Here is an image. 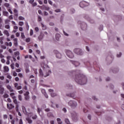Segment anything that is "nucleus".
<instances>
[{"label": "nucleus", "mask_w": 124, "mask_h": 124, "mask_svg": "<svg viewBox=\"0 0 124 124\" xmlns=\"http://www.w3.org/2000/svg\"><path fill=\"white\" fill-rule=\"evenodd\" d=\"M75 81L79 85H85L87 84V78L83 75L78 74L76 76Z\"/></svg>", "instance_id": "nucleus-1"}, {"label": "nucleus", "mask_w": 124, "mask_h": 124, "mask_svg": "<svg viewBox=\"0 0 124 124\" xmlns=\"http://www.w3.org/2000/svg\"><path fill=\"white\" fill-rule=\"evenodd\" d=\"M72 116V119L74 122H77L78 121V115L75 112H73L71 113Z\"/></svg>", "instance_id": "nucleus-2"}, {"label": "nucleus", "mask_w": 124, "mask_h": 124, "mask_svg": "<svg viewBox=\"0 0 124 124\" xmlns=\"http://www.w3.org/2000/svg\"><path fill=\"white\" fill-rule=\"evenodd\" d=\"M68 105H69L71 108H76L77 106V103L75 101H70L68 102Z\"/></svg>", "instance_id": "nucleus-3"}, {"label": "nucleus", "mask_w": 124, "mask_h": 124, "mask_svg": "<svg viewBox=\"0 0 124 124\" xmlns=\"http://www.w3.org/2000/svg\"><path fill=\"white\" fill-rule=\"evenodd\" d=\"M65 52H66V54L67 57H68V58H70V59H73V58H74V55L73 54V53H72V52H71V51L67 50H66Z\"/></svg>", "instance_id": "nucleus-4"}, {"label": "nucleus", "mask_w": 124, "mask_h": 124, "mask_svg": "<svg viewBox=\"0 0 124 124\" xmlns=\"http://www.w3.org/2000/svg\"><path fill=\"white\" fill-rule=\"evenodd\" d=\"M74 52L75 53V54H77V55H79V56H82V55H83V52L80 48H75L74 50Z\"/></svg>", "instance_id": "nucleus-5"}, {"label": "nucleus", "mask_w": 124, "mask_h": 124, "mask_svg": "<svg viewBox=\"0 0 124 124\" xmlns=\"http://www.w3.org/2000/svg\"><path fill=\"white\" fill-rule=\"evenodd\" d=\"M13 102L16 104V111L18 112L19 111V105L18 104V101L16 98L13 99Z\"/></svg>", "instance_id": "nucleus-6"}, {"label": "nucleus", "mask_w": 124, "mask_h": 124, "mask_svg": "<svg viewBox=\"0 0 124 124\" xmlns=\"http://www.w3.org/2000/svg\"><path fill=\"white\" fill-rule=\"evenodd\" d=\"M88 5H89V3H88L85 1H82L79 3V6L82 8L85 7V6H88Z\"/></svg>", "instance_id": "nucleus-7"}, {"label": "nucleus", "mask_w": 124, "mask_h": 124, "mask_svg": "<svg viewBox=\"0 0 124 124\" xmlns=\"http://www.w3.org/2000/svg\"><path fill=\"white\" fill-rule=\"evenodd\" d=\"M14 18H15V20H17L18 19V10L16 9H15L14 10Z\"/></svg>", "instance_id": "nucleus-8"}, {"label": "nucleus", "mask_w": 124, "mask_h": 124, "mask_svg": "<svg viewBox=\"0 0 124 124\" xmlns=\"http://www.w3.org/2000/svg\"><path fill=\"white\" fill-rule=\"evenodd\" d=\"M15 107L14 105L12 104H7V108H8L9 110H12Z\"/></svg>", "instance_id": "nucleus-9"}, {"label": "nucleus", "mask_w": 124, "mask_h": 124, "mask_svg": "<svg viewBox=\"0 0 124 124\" xmlns=\"http://www.w3.org/2000/svg\"><path fill=\"white\" fill-rule=\"evenodd\" d=\"M14 87L16 90H21L22 89V86H18V83L16 82L14 83Z\"/></svg>", "instance_id": "nucleus-10"}, {"label": "nucleus", "mask_w": 124, "mask_h": 124, "mask_svg": "<svg viewBox=\"0 0 124 124\" xmlns=\"http://www.w3.org/2000/svg\"><path fill=\"white\" fill-rule=\"evenodd\" d=\"M55 53H56V58L57 59H62V54L61 53H59L57 51H54Z\"/></svg>", "instance_id": "nucleus-11"}, {"label": "nucleus", "mask_w": 124, "mask_h": 124, "mask_svg": "<svg viewBox=\"0 0 124 124\" xmlns=\"http://www.w3.org/2000/svg\"><path fill=\"white\" fill-rule=\"evenodd\" d=\"M3 93H4V88L2 85H0V94H3Z\"/></svg>", "instance_id": "nucleus-12"}, {"label": "nucleus", "mask_w": 124, "mask_h": 124, "mask_svg": "<svg viewBox=\"0 0 124 124\" xmlns=\"http://www.w3.org/2000/svg\"><path fill=\"white\" fill-rule=\"evenodd\" d=\"M72 63H73V64H74L76 67L79 66V65H80V63L78 62L72 61Z\"/></svg>", "instance_id": "nucleus-13"}, {"label": "nucleus", "mask_w": 124, "mask_h": 124, "mask_svg": "<svg viewBox=\"0 0 124 124\" xmlns=\"http://www.w3.org/2000/svg\"><path fill=\"white\" fill-rule=\"evenodd\" d=\"M6 88L8 90H9L10 93H13V92H14V90H13V89H12V87H11L10 85H7Z\"/></svg>", "instance_id": "nucleus-14"}, {"label": "nucleus", "mask_w": 124, "mask_h": 124, "mask_svg": "<svg viewBox=\"0 0 124 124\" xmlns=\"http://www.w3.org/2000/svg\"><path fill=\"white\" fill-rule=\"evenodd\" d=\"M14 46H15L16 47H17V46H18V39L17 38L14 39Z\"/></svg>", "instance_id": "nucleus-15"}, {"label": "nucleus", "mask_w": 124, "mask_h": 124, "mask_svg": "<svg viewBox=\"0 0 124 124\" xmlns=\"http://www.w3.org/2000/svg\"><path fill=\"white\" fill-rule=\"evenodd\" d=\"M52 72H51L50 70H47L46 73V75H45L44 77H47V76H49L50 74H51Z\"/></svg>", "instance_id": "nucleus-16"}, {"label": "nucleus", "mask_w": 124, "mask_h": 124, "mask_svg": "<svg viewBox=\"0 0 124 124\" xmlns=\"http://www.w3.org/2000/svg\"><path fill=\"white\" fill-rule=\"evenodd\" d=\"M43 37H44V34L43 33H41V34L38 37L39 40H42Z\"/></svg>", "instance_id": "nucleus-17"}, {"label": "nucleus", "mask_w": 124, "mask_h": 124, "mask_svg": "<svg viewBox=\"0 0 124 124\" xmlns=\"http://www.w3.org/2000/svg\"><path fill=\"white\" fill-rule=\"evenodd\" d=\"M22 109L24 114H27V109H26V107H25L24 106H22Z\"/></svg>", "instance_id": "nucleus-18"}, {"label": "nucleus", "mask_w": 124, "mask_h": 124, "mask_svg": "<svg viewBox=\"0 0 124 124\" xmlns=\"http://www.w3.org/2000/svg\"><path fill=\"white\" fill-rule=\"evenodd\" d=\"M3 68L5 72H8L9 71V68L7 66H4Z\"/></svg>", "instance_id": "nucleus-19"}, {"label": "nucleus", "mask_w": 124, "mask_h": 124, "mask_svg": "<svg viewBox=\"0 0 124 124\" xmlns=\"http://www.w3.org/2000/svg\"><path fill=\"white\" fill-rule=\"evenodd\" d=\"M10 58H11V56H7V62H6V64H10V62L9 61V60H10Z\"/></svg>", "instance_id": "nucleus-20"}, {"label": "nucleus", "mask_w": 124, "mask_h": 124, "mask_svg": "<svg viewBox=\"0 0 124 124\" xmlns=\"http://www.w3.org/2000/svg\"><path fill=\"white\" fill-rule=\"evenodd\" d=\"M56 39L58 41L60 40V38L61 37V35L60 34H56L55 35Z\"/></svg>", "instance_id": "nucleus-21"}, {"label": "nucleus", "mask_w": 124, "mask_h": 124, "mask_svg": "<svg viewBox=\"0 0 124 124\" xmlns=\"http://www.w3.org/2000/svg\"><path fill=\"white\" fill-rule=\"evenodd\" d=\"M4 34H5L7 36H9V32L7 30H4L3 31Z\"/></svg>", "instance_id": "nucleus-22"}, {"label": "nucleus", "mask_w": 124, "mask_h": 124, "mask_svg": "<svg viewBox=\"0 0 124 124\" xmlns=\"http://www.w3.org/2000/svg\"><path fill=\"white\" fill-rule=\"evenodd\" d=\"M10 96L12 97V98H13V99H15V98H16V96H15V93H11L10 94Z\"/></svg>", "instance_id": "nucleus-23"}, {"label": "nucleus", "mask_w": 124, "mask_h": 124, "mask_svg": "<svg viewBox=\"0 0 124 124\" xmlns=\"http://www.w3.org/2000/svg\"><path fill=\"white\" fill-rule=\"evenodd\" d=\"M41 24L42 30H46V29H47V27H46V26L44 24H43V23H41Z\"/></svg>", "instance_id": "nucleus-24"}, {"label": "nucleus", "mask_w": 124, "mask_h": 124, "mask_svg": "<svg viewBox=\"0 0 124 124\" xmlns=\"http://www.w3.org/2000/svg\"><path fill=\"white\" fill-rule=\"evenodd\" d=\"M4 6H5V7L7 8V9L8 8H10V7H9V6H10V4H9V3H5L4 4Z\"/></svg>", "instance_id": "nucleus-25"}, {"label": "nucleus", "mask_w": 124, "mask_h": 124, "mask_svg": "<svg viewBox=\"0 0 124 124\" xmlns=\"http://www.w3.org/2000/svg\"><path fill=\"white\" fill-rule=\"evenodd\" d=\"M67 96H70V97H74L75 94L74 93L67 94Z\"/></svg>", "instance_id": "nucleus-26"}, {"label": "nucleus", "mask_w": 124, "mask_h": 124, "mask_svg": "<svg viewBox=\"0 0 124 124\" xmlns=\"http://www.w3.org/2000/svg\"><path fill=\"white\" fill-rule=\"evenodd\" d=\"M43 7L45 10H47V11L50 10V8L49 7H47L46 6H43Z\"/></svg>", "instance_id": "nucleus-27"}, {"label": "nucleus", "mask_w": 124, "mask_h": 124, "mask_svg": "<svg viewBox=\"0 0 124 124\" xmlns=\"http://www.w3.org/2000/svg\"><path fill=\"white\" fill-rule=\"evenodd\" d=\"M42 93H44V94L45 97H46V98H48V95H47L46 93H45V90H42Z\"/></svg>", "instance_id": "nucleus-28"}, {"label": "nucleus", "mask_w": 124, "mask_h": 124, "mask_svg": "<svg viewBox=\"0 0 124 124\" xmlns=\"http://www.w3.org/2000/svg\"><path fill=\"white\" fill-rule=\"evenodd\" d=\"M57 121L58 124H62V120H61L60 118H57Z\"/></svg>", "instance_id": "nucleus-29"}, {"label": "nucleus", "mask_w": 124, "mask_h": 124, "mask_svg": "<svg viewBox=\"0 0 124 124\" xmlns=\"http://www.w3.org/2000/svg\"><path fill=\"white\" fill-rule=\"evenodd\" d=\"M18 20L19 21H24V20H25V17H23L22 16H19L18 17Z\"/></svg>", "instance_id": "nucleus-30"}, {"label": "nucleus", "mask_w": 124, "mask_h": 124, "mask_svg": "<svg viewBox=\"0 0 124 124\" xmlns=\"http://www.w3.org/2000/svg\"><path fill=\"white\" fill-rule=\"evenodd\" d=\"M110 71H112L113 73H117V72L119 71V69H118V68H114L113 70H111Z\"/></svg>", "instance_id": "nucleus-31"}, {"label": "nucleus", "mask_w": 124, "mask_h": 124, "mask_svg": "<svg viewBox=\"0 0 124 124\" xmlns=\"http://www.w3.org/2000/svg\"><path fill=\"white\" fill-rule=\"evenodd\" d=\"M5 45L7 46H10V47H11V46H12V42H9V43L6 42Z\"/></svg>", "instance_id": "nucleus-32"}, {"label": "nucleus", "mask_w": 124, "mask_h": 124, "mask_svg": "<svg viewBox=\"0 0 124 124\" xmlns=\"http://www.w3.org/2000/svg\"><path fill=\"white\" fill-rule=\"evenodd\" d=\"M3 15L4 16H6V17H7L8 16V12L6 11H3Z\"/></svg>", "instance_id": "nucleus-33"}, {"label": "nucleus", "mask_w": 124, "mask_h": 124, "mask_svg": "<svg viewBox=\"0 0 124 124\" xmlns=\"http://www.w3.org/2000/svg\"><path fill=\"white\" fill-rule=\"evenodd\" d=\"M26 121L29 123V124H31L32 123V120H31V119L27 118H26Z\"/></svg>", "instance_id": "nucleus-34"}, {"label": "nucleus", "mask_w": 124, "mask_h": 124, "mask_svg": "<svg viewBox=\"0 0 124 124\" xmlns=\"http://www.w3.org/2000/svg\"><path fill=\"white\" fill-rule=\"evenodd\" d=\"M25 25L26 28L27 29L28 31H29V29L30 28V26H29V24L28 23V22H25Z\"/></svg>", "instance_id": "nucleus-35"}, {"label": "nucleus", "mask_w": 124, "mask_h": 124, "mask_svg": "<svg viewBox=\"0 0 124 124\" xmlns=\"http://www.w3.org/2000/svg\"><path fill=\"white\" fill-rule=\"evenodd\" d=\"M65 123L66 124H70V121L68 119H65Z\"/></svg>", "instance_id": "nucleus-36"}, {"label": "nucleus", "mask_w": 124, "mask_h": 124, "mask_svg": "<svg viewBox=\"0 0 124 124\" xmlns=\"http://www.w3.org/2000/svg\"><path fill=\"white\" fill-rule=\"evenodd\" d=\"M18 26H20V27H22V26H24V22L19 21L18 22Z\"/></svg>", "instance_id": "nucleus-37"}, {"label": "nucleus", "mask_w": 124, "mask_h": 124, "mask_svg": "<svg viewBox=\"0 0 124 124\" xmlns=\"http://www.w3.org/2000/svg\"><path fill=\"white\" fill-rule=\"evenodd\" d=\"M39 72L40 73V76H43V72H42V70L40 69L39 70Z\"/></svg>", "instance_id": "nucleus-38"}, {"label": "nucleus", "mask_w": 124, "mask_h": 124, "mask_svg": "<svg viewBox=\"0 0 124 124\" xmlns=\"http://www.w3.org/2000/svg\"><path fill=\"white\" fill-rule=\"evenodd\" d=\"M25 100H30V95L25 96Z\"/></svg>", "instance_id": "nucleus-39"}, {"label": "nucleus", "mask_w": 124, "mask_h": 124, "mask_svg": "<svg viewBox=\"0 0 124 124\" xmlns=\"http://www.w3.org/2000/svg\"><path fill=\"white\" fill-rule=\"evenodd\" d=\"M4 22H5V24H9V22H10V20H9V19H5L4 20Z\"/></svg>", "instance_id": "nucleus-40"}, {"label": "nucleus", "mask_w": 124, "mask_h": 124, "mask_svg": "<svg viewBox=\"0 0 124 124\" xmlns=\"http://www.w3.org/2000/svg\"><path fill=\"white\" fill-rule=\"evenodd\" d=\"M15 56H20V52L19 51H16L14 53Z\"/></svg>", "instance_id": "nucleus-41"}, {"label": "nucleus", "mask_w": 124, "mask_h": 124, "mask_svg": "<svg viewBox=\"0 0 124 124\" xmlns=\"http://www.w3.org/2000/svg\"><path fill=\"white\" fill-rule=\"evenodd\" d=\"M21 38H22V39H24L25 38V34H24V32L21 33Z\"/></svg>", "instance_id": "nucleus-42"}, {"label": "nucleus", "mask_w": 124, "mask_h": 124, "mask_svg": "<svg viewBox=\"0 0 124 124\" xmlns=\"http://www.w3.org/2000/svg\"><path fill=\"white\" fill-rule=\"evenodd\" d=\"M8 11H9V12L10 13V14H13V12H12V11L11 10V8H9L8 9H7Z\"/></svg>", "instance_id": "nucleus-43"}, {"label": "nucleus", "mask_w": 124, "mask_h": 124, "mask_svg": "<svg viewBox=\"0 0 124 124\" xmlns=\"http://www.w3.org/2000/svg\"><path fill=\"white\" fill-rule=\"evenodd\" d=\"M5 29H7V30H9V29H10V26H9V25H5Z\"/></svg>", "instance_id": "nucleus-44"}, {"label": "nucleus", "mask_w": 124, "mask_h": 124, "mask_svg": "<svg viewBox=\"0 0 124 124\" xmlns=\"http://www.w3.org/2000/svg\"><path fill=\"white\" fill-rule=\"evenodd\" d=\"M50 94H51L52 97H55V96H56V95H57V94H56V93H51Z\"/></svg>", "instance_id": "nucleus-45"}, {"label": "nucleus", "mask_w": 124, "mask_h": 124, "mask_svg": "<svg viewBox=\"0 0 124 124\" xmlns=\"http://www.w3.org/2000/svg\"><path fill=\"white\" fill-rule=\"evenodd\" d=\"M13 75L14 77H16V76H17V73H16L15 71H14L13 72Z\"/></svg>", "instance_id": "nucleus-46"}, {"label": "nucleus", "mask_w": 124, "mask_h": 124, "mask_svg": "<svg viewBox=\"0 0 124 124\" xmlns=\"http://www.w3.org/2000/svg\"><path fill=\"white\" fill-rule=\"evenodd\" d=\"M37 118V116L36 115H35L32 117V119L33 120H36Z\"/></svg>", "instance_id": "nucleus-47"}, {"label": "nucleus", "mask_w": 124, "mask_h": 124, "mask_svg": "<svg viewBox=\"0 0 124 124\" xmlns=\"http://www.w3.org/2000/svg\"><path fill=\"white\" fill-rule=\"evenodd\" d=\"M29 94H30V93H29V92H26L24 93V96H26L29 95Z\"/></svg>", "instance_id": "nucleus-48"}, {"label": "nucleus", "mask_w": 124, "mask_h": 124, "mask_svg": "<svg viewBox=\"0 0 124 124\" xmlns=\"http://www.w3.org/2000/svg\"><path fill=\"white\" fill-rule=\"evenodd\" d=\"M3 118L4 120H6L7 119V115H6V114L3 115Z\"/></svg>", "instance_id": "nucleus-49"}, {"label": "nucleus", "mask_w": 124, "mask_h": 124, "mask_svg": "<svg viewBox=\"0 0 124 124\" xmlns=\"http://www.w3.org/2000/svg\"><path fill=\"white\" fill-rule=\"evenodd\" d=\"M18 99L20 101H22V95H18Z\"/></svg>", "instance_id": "nucleus-50"}, {"label": "nucleus", "mask_w": 124, "mask_h": 124, "mask_svg": "<svg viewBox=\"0 0 124 124\" xmlns=\"http://www.w3.org/2000/svg\"><path fill=\"white\" fill-rule=\"evenodd\" d=\"M30 35H32L33 34V31L32 30H30Z\"/></svg>", "instance_id": "nucleus-51"}, {"label": "nucleus", "mask_w": 124, "mask_h": 124, "mask_svg": "<svg viewBox=\"0 0 124 124\" xmlns=\"http://www.w3.org/2000/svg\"><path fill=\"white\" fill-rule=\"evenodd\" d=\"M18 76L20 78H23V74H22V73H19Z\"/></svg>", "instance_id": "nucleus-52"}, {"label": "nucleus", "mask_w": 124, "mask_h": 124, "mask_svg": "<svg viewBox=\"0 0 124 124\" xmlns=\"http://www.w3.org/2000/svg\"><path fill=\"white\" fill-rule=\"evenodd\" d=\"M30 41H31V39L30 38L26 39V42L29 43Z\"/></svg>", "instance_id": "nucleus-53"}, {"label": "nucleus", "mask_w": 124, "mask_h": 124, "mask_svg": "<svg viewBox=\"0 0 124 124\" xmlns=\"http://www.w3.org/2000/svg\"><path fill=\"white\" fill-rule=\"evenodd\" d=\"M3 97H4V98H7V97H8V94H4L3 95Z\"/></svg>", "instance_id": "nucleus-54"}, {"label": "nucleus", "mask_w": 124, "mask_h": 124, "mask_svg": "<svg viewBox=\"0 0 124 124\" xmlns=\"http://www.w3.org/2000/svg\"><path fill=\"white\" fill-rule=\"evenodd\" d=\"M7 78H8V79H12V77H11V76H10V75H8L7 76Z\"/></svg>", "instance_id": "nucleus-55"}, {"label": "nucleus", "mask_w": 124, "mask_h": 124, "mask_svg": "<svg viewBox=\"0 0 124 124\" xmlns=\"http://www.w3.org/2000/svg\"><path fill=\"white\" fill-rule=\"evenodd\" d=\"M11 67L12 69H14V63H13L11 64Z\"/></svg>", "instance_id": "nucleus-56"}, {"label": "nucleus", "mask_w": 124, "mask_h": 124, "mask_svg": "<svg viewBox=\"0 0 124 124\" xmlns=\"http://www.w3.org/2000/svg\"><path fill=\"white\" fill-rule=\"evenodd\" d=\"M48 3L49 4H50V5H53V2L51 1V0H48Z\"/></svg>", "instance_id": "nucleus-57"}, {"label": "nucleus", "mask_w": 124, "mask_h": 124, "mask_svg": "<svg viewBox=\"0 0 124 124\" xmlns=\"http://www.w3.org/2000/svg\"><path fill=\"white\" fill-rule=\"evenodd\" d=\"M35 31L36 32L39 31V28H38V27H35Z\"/></svg>", "instance_id": "nucleus-58"}, {"label": "nucleus", "mask_w": 124, "mask_h": 124, "mask_svg": "<svg viewBox=\"0 0 124 124\" xmlns=\"http://www.w3.org/2000/svg\"><path fill=\"white\" fill-rule=\"evenodd\" d=\"M1 48H2V49H6V46H4V45H1Z\"/></svg>", "instance_id": "nucleus-59"}, {"label": "nucleus", "mask_w": 124, "mask_h": 124, "mask_svg": "<svg viewBox=\"0 0 124 124\" xmlns=\"http://www.w3.org/2000/svg\"><path fill=\"white\" fill-rule=\"evenodd\" d=\"M34 2V0H29V2H30L31 4H32Z\"/></svg>", "instance_id": "nucleus-60"}, {"label": "nucleus", "mask_w": 124, "mask_h": 124, "mask_svg": "<svg viewBox=\"0 0 124 124\" xmlns=\"http://www.w3.org/2000/svg\"><path fill=\"white\" fill-rule=\"evenodd\" d=\"M33 71H34V73L35 74H37V69H33Z\"/></svg>", "instance_id": "nucleus-61"}, {"label": "nucleus", "mask_w": 124, "mask_h": 124, "mask_svg": "<svg viewBox=\"0 0 124 124\" xmlns=\"http://www.w3.org/2000/svg\"><path fill=\"white\" fill-rule=\"evenodd\" d=\"M38 2H39V4H43V2L42 1H41V0H38Z\"/></svg>", "instance_id": "nucleus-62"}, {"label": "nucleus", "mask_w": 124, "mask_h": 124, "mask_svg": "<svg viewBox=\"0 0 124 124\" xmlns=\"http://www.w3.org/2000/svg\"><path fill=\"white\" fill-rule=\"evenodd\" d=\"M11 124H15V120L14 119H12V121H11Z\"/></svg>", "instance_id": "nucleus-63"}, {"label": "nucleus", "mask_w": 124, "mask_h": 124, "mask_svg": "<svg viewBox=\"0 0 124 124\" xmlns=\"http://www.w3.org/2000/svg\"><path fill=\"white\" fill-rule=\"evenodd\" d=\"M32 5L33 7L36 6V5H37V3H36V2H34V3H33V4H32Z\"/></svg>", "instance_id": "nucleus-64"}]
</instances>
